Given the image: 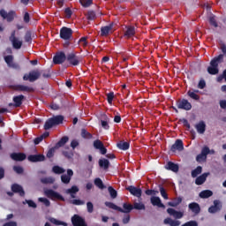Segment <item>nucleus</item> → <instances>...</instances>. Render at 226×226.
Segmentation results:
<instances>
[{
    "label": "nucleus",
    "mask_w": 226,
    "mask_h": 226,
    "mask_svg": "<svg viewBox=\"0 0 226 226\" xmlns=\"http://www.w3.org/2000/svg\"><path fill=\"white\" fill-rule=\"evenodd\" d=\"M221 50L222 54H220L218 56L214 57L210 61V66H208L207 69V73H209V75H218V73L220 72V69H218V64H220L221 63H223V56H226L225 44L222 43L221 45Z\"/></svg>",
    "instance_id": "obj_1"
},
{
    "label": "nucleus",
    "mask_w": 226,
    "mask_h": 226,
    "mask_svg": "<svg viewBox=\"0 0 226 226\" xmlns=\"http://www.w3.org/2000/svg\"><path fill=\"white\" fill-rule=\"evenodd\" d=\"M105 207H109V209H114V211H118L119 213L128 214V213H132V211H133V205L129 204V203H124L123 208H122L120 207H117V205L114 204L113 202L106 201Z\"/></svg>",
    "instance_id": "obj_2"
},
{
    "label": "nucleus",
    "mask_w": 226,
    "mask_h": 226,
    "mask_svg": "<svg viewBox=\"0 0 226 226\" xmlns=\"http://www.w3.org/2000/svg\"><path fill=\"white\" fill-rule=\"evenodd\" d=\"M63 121H64V117L63 115L53 116L45 122L44 130H50V128H54V126L63 124Z\"/></svg>",
    "instance_id": "obj_3"
},
{
    "label": "nucleus",
    "mask_w": 226,
    "mask_h": 226,
    "mask_svg": "<svg viewBox=\"0 0 226 226\" xmlns=\"http://www.w3.org/2000/svg\"><path fill=\"white\" fill-rule=\"evenodd\" d=\"M40 77H41V72H40V70L35 69V70L30 71L29 73H26L23 76V80L25 81L28 80L29 82H36V80H38Z\"/></svg>",
    "instance_id": "obj_4"
},
{
    "label": "nucleus",
    "mask_w": 226,
    "mask_h": 226,
    "mask_svg": "<svg viewBox=\"0 0 226 226\" xmlns=\"http://www.w3.org/2000/svg\"><path fill=\"white\" fill-rule=\"evenodd\" d=\"M67 63L71 66H79L82 63V56H78L75 52H71L67 54Z\"/></svg>",
    "instance_id": "obj_5"
},
{
    "label": "nucleus",
    "mask_w": 226,
    "mask_h": 226,
    "mask_svg": "<svg viewBox=\"0 0 226 226\" xmlns=\"http://www.w3.org/2000/svg\"><path fill=\"white\" fill-rule=\"evenodd\" d=\"M116 29H117L116 27V23L111 22L109 25L102 26L101 28V36L107 38V36H109V34H112V33L116 31Z\"/></svg>",
    "instance_id": "obj_6"
},
{
    "label": "nucleus",
    "mask_w": 226,
    "mask_h": 226,
    "mask_svg": "<svg viewBox=\"0 0 226 226\" xmlns=\"http://www.w3.org/2000/svg\"><path fill=\"white\" fill-rule=\"evenodd\" d=\"M72 34H73V30H72V28L63 26L60 29V38L62 40H65V41H68L69 40H71Z\"/></svg>",
    "instance_id": "obj_7"
},
{
    "label": "nucleus",
    "mask_w": 226,
    "mask_h": 226,
    "mask_svg": "<svg viewBox=\"0 0 226 226\" xmlns=\"http://www.w3.org/2000/svg\"><path fill=\"white\" fill-rule=\"evenodd\" d=\"M11 89L13 91H20L25 93H34V88L33 87H27L25 85H11L10 86Z\"/></svg>",
    "instance_id": "obj_8"
},
{
    "label": "nucleus",
    "mask_w": 226,
    "mask_h": 226,
    "mask_svg": "<svg viewBox=\"0 0 226 226\" xmlns=\"http://www.w3.org/2000/svg\"><path fill=\"white\" fill-rule=\"evenodd\" d=\"M222 201H220V200H214V205H212L209 208H208V213H210V215H215L216 213H220L222 211Z\"/></svg>",
    "instance_id": "obj_9"
},
{
    "label": "nucleus",
    "mask_w": 226,
    "mask_h": 226,
    "mask_svg": "<svg viewBox=\"0 0 226 226\" xmlns=\"http://www.w3.org/2000/svg\"><path fill=\"white\" fill-rule=\"evenodd\" d=\"M64 61H67V55L64 52H57L53 57L54 64H63Z\"/></svg>",
    "instance_id": "obj_10"
},
{
    "label": "nucleus",
    "mask_w": 226,
    "mask_h": 226,
    "mask_svg": "<svg viewBox=\"0 0 226 226\" xmlns=\"http://www.w3.org/2000/svg\"><path fill=\"white\" fill-rule=\"evenodd\" d=\"M0 16L4 19V20H7V22H13L15 19V11H10L7 12L4 9L0 10Z\"/></svg>",
    "instance_id": "obj_11"
},
{
    "label": "nucleus",
    "mask_w": 226,
    "mask_h": 226,
    "mask_svg": "<svg viewBox=\"0 0 226 226\" xmlns=\"http://www.w3.org/2000/svg\"><path fill=\"white\" fill-rule=\"evenodd\" d=\"M44 193L49 199H57L58 200L64 202V197L52 189L46 190Z\"/></svg>",
    "instance_id": "obj_12"
},
{
    "label": "nucleus",
    "mask_w": 226,
    "mask_h": 226,
    "mask_svg": "<svg viewBox=\"0 0 226 226\" xmlns=\"http://www.w3.org/2000/svg\"><path fill=\"white\" fill-rule=\"evenodd\" d=\"M177 109L182 110H192V103L186 99H182L177 102Z\"/></svg>",
    "instance_id": "obj_13"
},
{
    "label": "nucleus",
    "mask_w": 226,
    "mask_h": 226,
    "mask_svg": "<svg viewBox=\"0 0 226 226\" xmlns=\"http://www.w3.org/2000/svg\"><path fill=\"white\" fill-rule=\"evenodd\" d=\"M185 149V144L182 139H177L175 143L170 147V151L176 153V151L181 152Z\"/></svg>",
    "instance_id": "obj_14"
},
{
    "label": "nucleus",
    "mask_w": 226,
    "mask_h": 226,
    "mask_svg": "<svg viewBox=\"0 0 226 226\" xmlns=\"http://www.w3.org/2000/svg\"><path fill=\"white\" fill-rule=\"evenodd\" d=\"M126 190L131 193V195H133V197H137L138 199H140V197H142V189L139 187L130 185L126 187Z\"/></svg>",
    "instance_id": "obj_15"
},
{
    "label": "nucleus",
    "mask_w": 226,
    "mask_h": 226,
    "mask_svg": "<svg viewBox=\"0 0 226 226\" xmlns=\"http://www.w3.org/2000/svg\"><path fill=\"white\" fill-rule=\"evenodd\" d=\"M10 41L12 43L14 49H22V41H19L15 36V31L11 32V36L9 37Z\"/></svg>",
    "instance_id": "obj_16"
},
{
    "label": "nucleus",
    "mask_w": 226,
    "mask_h": 226,
    "mask_svg": "<svg viewBox=\"0 0 226 226\" xmlns=\"http://www.w3.org/2000/svg\"><path fill=\"white\" fill-rule=\"evenodd\" d=\"M94 149H99L101 154H107V148L105 147V145H103V142L100 139H95L94 141Z\"/></svg>",
    "instance_id": "obj_17"
},
{
    "label": "nucleus",
    "mask_w": 226,
    "mask_h": 226,
    "mask_svg": "<svg viewBox=\"0 0 226 226\" xmlns=\"http://www.w3.org/2000/svg\"><path fill=\"white\" fill-rule=\"evenodd\" d=\"M24 98H26L23 94L16 95L13 97V103H9V107H15L16 109L21 107L22 102H24Z\"/></svg>",
    "instance_id": "obj_18"
},
{
    "label": "nucleus",
    "mask_w": 226,
    "mask_h": 226,
    "mask_svg": "<svg viewBox=\"0 0 226 226\" xmlns=\"http://www.w3.org/2000/svg\"><path fill=\"white\" fill-rule=\"evenodd\" d=\"M11 192L13 193H19V197H24L26 195V192L24 191V188L22 185L19 184H13L11 185Z\"/></svg>",
    "instance_id": "obj_19"
},
{
    "label": "nucleus",
    "mask_w": 226,
    "mask_h": 226,
    "mask_svg": "<svg viewBox=\"0 0 226 226\" xmlns=\"http://www.w3.org/2000/svg\"><path fill=\"white\" fill-rule=\"evenodd\" d=\"M167 213L170 215V216H174L177 220H181L183 216H185V213L181 211H177L174 208H168Z\"/></svg>",
    "instance_id": "obj_20"
},
{
    "label": "nucleus",
    "mask_w": 226,
    "mask_h": 226,
    "mask_svg": "<svg viewBox=\"0 0 226 226\" xmlns=\"http://www.w3.org/2000/svg\"><path fill=\"white\" fill-rule=\"evenodd\" d=\"M28 161L32 162V163H36L38 162H45V155L41 154H31L28 156Z\"/></svg>",
    "instance_id": "obj_21"
},
{
    "label": "nucleus",
    "mask_w": 226,
    "mask_h": 226,
    "mask_svg": "<svg viewBox=\"0 0 226 226\" xmlns=\"http://www.w3.org/2000/svg\"><path fill=\"white\" fill-rule=\"evenodd\" d=\"M10 156L14 162H24L26 158V155L24 153H11Z\"/></svg>",
    "instance_id": "obj_22"
},
{
    "label": "nucleus",
    "mask_w": 226,
    "mask_h": 226,
    "mask_svg": "<svg viewBox=\"0 0 226 226\" xmlns=\"http://www.w3.org/2000/svg\"><path fill=\"white\" fill-rule=\"evenodd\" d=\"M72 177H73V170H67V175H62L61 176V181L64 185H68L70 181H72Z\"/></svg>",
    "instance_id": "obj_23"
},
{
    "label": "nucleus",
    "mask_w": 226,
    "mask_h": 226,
    "mask_svg": "<svg viewBox=\"0 0 226 226\" xmlns=\"http://www.w3.org/2000/svg\"><path fill=\"white\" fill-rule=\"evenodd\" d=\"M188 207L190 211H192V213H193L194 215H199V213H200V205H199V203L197 202L190 203L188 205Z\"/></svg>",
    "instance_id": "obj_24"
},
{
    "label": "nucleus",
    "mask_w": 226,
    "mask_h": 226,
    "mask_svg": "<svg viewBox=\"0 0 226 226\" xmlns=\"http://www.w3.org/2000/svg\"><path fill=\"white\" fill-rule=\"evenodd\" d=\"M150 202L152 205L156 206L157 207L165 208V205L162 203V200L160 197L154 196L150 199Z\"/></svg>",
    "instance_id": "obj_25"
},
{
    "label": "nucleus",
    "mask_w": 226,
    "mask_h": 226,
    "mask_svg": "<svg viewBox=\"0 0 226 226\" xmlns=\"http://www.w3.org/2000/svg\"><path fill=\"white\" fill-rule=\"evenodd\" d=\"M207 176H209V172L203 173L201 176L198 177L195 180V185L200 186V185H204L206 183V179H207Z\"/></svg>",
    "instance_id": "obj_26"
},
{
    "label": "nucleus",
    "mask_w": 226,
    "mask_h": 226,
    "mask_svg": "<svg viewBox=\"0 0 226 226\" xmlns=\"http://www.w3.org/2000/svg\"><path fill=\"white\" fill-rule=\"evenodd\" d=\"M165 169H167V170H171L172 172H179V165L172 162H168V163L165 166Z\"/></svg>",
    "instance_id": "obj_27"
},
{
    "label": "nucleus",
    "mask_w": 226,
    "mask_h": 226,
    "mask_svg": "<svg viewBox=\"0 0 226 226\" xmlns=\"http://www.w3.org/2000/svg\"><path fill=\"white\" fill-rule=\"evenodd\" d=\"M124 36L125 38H132V36H135V26H126Z\"/></svg>",
    "instance_id": "obj_28"
},
{
    "label": "nucleus",
    "mask_w": 226,
    "mask_h": 226,
    "mask_svg": "<svg viewBox=\"0 0 226 226\" xmlns=\"http://www.w3.org/2000/svg\"><path fill=\"white\" fill-rule=\"evenodd\" d=\"M163 223H164V225H170V226H180L181 225V222L172 220L170 217L164 219Z\"/></svg>",
    "instance_id": "obj_29"
},
{
    "label": "nucleus",
    "mask_w": 226,
    "mask_h": 226,
    "mask_svg": "<svg viewBox=\"0 0 226 226\" xmlns=\"http://www.w3.org/2000/svg\"><path fill=\"white\" fill-rule=\"evenodd\" d=\"M102 119H104V120H101V126L104 130H109L110 128V125H109L110 118H109V117H107V115H103Z\"/></svg>",
    "instance_id": "obj_30"
},
{
    "label": "nucleus",
    "mask_w": 226,
    "mask_h": 226,
    "mask_svg": "<svg viewBox=\"0 0 226 226\" xmlns=\"http://www.w3.org/2000/svg\"><path fill=\"white\" fill-rule=\"evenodd\" d=\"M195 128L198 133L203 134L206 132V123L204 121H200L195 125Z\"/></svg>",
    "instance_id": "obj_31"
},
{
    "label": "nucleus",
    "mask_w": 226,
    "mask_h": 226,
    "mask_svg": "<svg viewBox=\"0 0 226 226\" xmlns=\"http://www.w3.org/2000/svg\"><path fill=\"white\" fill-rule=\"evenodd\" d=\"M99 167H101V169H103L104 170H108L109 167H110V162H109L108 159H100Z\"/></svg>",
    "instance_id": "obj_32"
},
{
    "label": "nucleus",
    "mask_w": 226,
    "mask_h": 226,
    "mask_svg": "<svg viewBox=\"0 0 226 226\" xmlns=\"http://www.w3.org/2000/svg\"><path fill=\"white\" fill-rule=\"evenodd\" d=\"M117 146L118 149H121L122 151H128V149H130V143L126 141H120Z\"/></svg>",
    "instance_id": "obj_33"
},
{
    "label": "nucleus",
    "mask_w": 226,
    "mask_h": 226,
    "mask_svg": "<svg viewBox=\"0 0 226 226\" xmlns=\"http://www.w3.org/2000/svg\"><path fill=\"white\" fill-rule=\"evenodd\" d=\"M200 199H209L213 197V192L211 190H204L200 192Z\"/></svg>",
    "instance_id": "obj_34"
},
{
    "label": "nucleus",
    "mask_w": 226,
    "mask_h": 226,
    "mask_svg": "<svg viewBox=\"0 0 226 226\" xmlns=\"http://www.w3.org/2000/svg\"><path fill=\"white\" fill-rule=\"evenodd\" d=\"M79 187L77 185H72V188L66 190V193H69L72 199H75V193H78Z\"/></svg>",
    "instance_id": "obj_35"
},
{
    "label": "nucleus",
    "mask_w": 226,
    "mask_h": 226,
    "mask_svg": "<svg viewBox=\"0 0 226 226\" xmlns=\"http://www.w3.org/2000/svg\"><path fill=\"white\" fill-rule=\"evenodd\" d=\"M68 140H70V138H68V136H64L63 138H61V139L56 144L55 147L57 149L59 147H63V146H64V144H66V142H68Z\"/></svg>",
    "instance_id": "obj_36"
},
{
    "label": "nucleus",
    "mask_w": 226,
    "mask_h": 226,
    "mask_svg": "<svg viewBox=\"0 0 226 226\" xmlns=\"http://www.w3.org/2000/svg\"><path fill=\"white\" fill-rule=\"evenodd\" d=\"M55 181L56 179L52 177L41 178V183H42V185H54Z\"/></svg>",
    "instance_id": "obj_37"
},
{
    "label": "nucleus",
    "mask_w": 226,
    "mask_h": 226,
    "mask_svg": "<svg viewBox=\"0 0 226 226\" xmlns=\"http://www.w3.org/2000/svg\"><path fill=\"white\" fill-rule=\"evenodd\" d=\"M181 202H183V198L177 197L173 201L169 202V206H170V207H177Z\"/></svg>",
    "instance_id": "obj_38"
},
{
    "label": "nucleus",
    "mask_w": 226,
    "mask_h": 226,
    "mask_svg": "<svg viewBox=\"0 0 226 226\" xmlns=\"http://www.w3.org/2000/svg\"><path fill=\"white\" fill-rule=\"evenodd\" d=\"M159 191H160L162 197L165 200H169V194H167V191H165V188L163 187V185H159Z\"/></svg>",
    "instance_id": "obj_39"
},
{
    "label": "nucleus",
    "mask_w": 226,
    "mask_h": 226,
    "mask_svg": "<svg viewBox=\"0 0 226 226\" xmlns=\"http://www.w3.org/2000/svg\"><path fill=\"white\" fill-rule=\"evenodd\" d=\"M50 223H53L54 225H63V226H68V223L59 221L54 217L49 218Z\"/></svg>",
    "instance_id": "obj_40"
},
{
    "label": "nucleus",
    "mask_w": 226,
    "mask_h": 226,
    "mask_svg": "<svg viewBox=\"0 0 226 226\" xmlns=\"http://www.w3.org/2000/svg\"><path fill=\"white\" fill-rule=\"evenodd\" d=\"M81 137L83 139H93V134L91 132H87L86 129L81 130Z\"/></svg>",
    "instance_id": "obj_41"
},
{
    "label": "nucleus",
    "mask_w": 226,
    "mask_h": 226,
    "mask_svg": "<svg viewBox=\"0 0 226 226\" xmlns=\"http://www.w3.org/2000/svg\"><path fill=\"white\" fill-rule=\"evenodd\" d=\"M187 95L192 98V100H195L196 102H199L200 100V95L197 94L195 92H192V90H189L187 92Z\"/></svg>",
    "instance_id": "obj_42"
},
{
    "label": "nucleus",
    "mask_w": 226,
    "mask_h": 226,
    "mask_svg": "<svg viewBox=\"0 0 226 226\" xmlns=\"http://www.w3.org/2000/svg\"><path fill=\"white\" fill-rule=\"evenodd\" d=\"M94 183L97 188H100V190L105 189V185H103V181H102L100 177L95 178Z\"/></svg>",
    "instance_id": "obj_43"
},
{
    "label": "nucleus",
    "mask_w": 226,
    "mask_h": 226,
    "mask_svg": "<svg viewBox=\"0 0 226 226\" xmlns=\"http://www.w3.org/2000/svg\"><path fill=\"white\" fill-rule=\"evenodd\" d=\"M108 192H109L111 199H117V191H116V189H114V187L109 186L108 187Z\"/></svg>",
    "instance_id": "obj_44"
},
{
    "label": "nucleus",
    "mask_w": 226,
    "mask_h": 226,
    "mask_svg": "<svg viewBox=\"0 0 226 226\" xmlns=\"http://www.w3.org/2000/svg\"><path fill=\"white\" fill-rule=\"evenodd\" d=\"M199 174H202V167L198 166L195 170L192 171V177H197Z\"/></svg>",
    "instance_id": "obj_45"
},
{
    "label": "nucleus",
    "mask_w": 226,
    "mask_h": 226,
    "mask_svg": "<svg viewBox=\"0 0 226 226\" xmlns=\"http://www.w3.org/2000/svg\"><path fill=\"white\" fill-rule=\"evenodd\" d=\"M54 174H64L65 170L60 166H54L52 168Z\"/></svg>",
    "instance_id": "obj_46"
},
{
    "label": "nucleus",
    "mask_w": 226,
    "mask_h": 226,
    "mask_svg": "<svg viewBox=\"0 0 226 226\" xmlns=\"http://www.w3.org/2000/svg\"><path fill=\"white\" fill-rule=\"evenodd\" d=\"M79 3L84 8H89L93 4V0H79Z\"/></svg>",
    "instance_id": "obj_47"
},
{
    "label": "nucleus",
    "mask_w": 226,
    "mask_h": 226,
    "mask_svg": "<svg viewBox=\"0 0 226 226\" xmlns=\"http://www.w3.org/2000/svg\"><path fill=\"white\" fill-rule=\"evenodd\" d=\"M133 209H137L138 211H142L144 209H146V205H144L143 203H134V205L132 206Z\"/></svg>",
    "instance_id": "obj_48"
},
{
    "label": "nucleus",
    "mask_w": 226,
    "mask_h": 226,
    "mask_svg": "<svg viewBox=\"0 0 226 226\" xmlns=\"http://www.w3.org/2000/svg\"><path fill=\"white\" fill-rule=\"evenodd\" d=\"M87 20H94L96 19V12L94 11H89L87 14Z\"/></svg>",
    "instance_id": "obj_49"
},
{
    "label": "nucleus",
    "mask_w": 226,
    "mask_h": 226,
    "mask_svg": "<svg viewBox=\"0 0 226 226\" xmlns=\"http://www.w3.org/2000/svg\"><path fill=\"white\" fill-rule=\"evenodd\" d=\"M106 96L108 103H109V105H112V102H114V92H109V94H106Z\"/></svg>",
    "instance_id": "obj_50"
},
{
    "label": "nucleus",
    "mask_w": 226,
    "mask_h": 226,
    "mask_svg": "<svg viewBox=\"0 0 226 226\" xmlns=\"http://www.w3.org/2000/svg\"><path fill=\"white\" fill-rule=\"evenodd\" d=\"M206 160H207V157L203 155L202 153L199 154L196 156V162H198L199 163L202 162H206Z\"/></svg>",
    "instance_id": "obj_51"
},
{
    "label": "nucleus",
    "mask_w": 226,
    "mask_h": 226,
    "mask_svg": "<svg viewBox=\"0 0 226 226\" xmlns=\"http://www.w3.org/2000/svg\"><path fill=\"white\" fill-rule=\"evenodd\" d=\"M39 202H41L46 206V207H50V200H49L47 198H39Z\"/></svg>",
    "instance_id": "obj_52"
},
{
    "label": "nucleus",
    "mask_w": 226,
    "mask_h": 226,
    "mask_svg": "<svg viewBox=\"0 0 226 226\" xmlns=\"http://www.w3.org/2000/svg\"><path fill=\"white\" fill-rule=\"evenodd\" d=\"M56 149H57L56 147L49 148L46 154L47 158H54V153H56Z\"/></svg>",
    "instance_id": "obj_53"
},
{
    "label": "nucleus",
    "mask_w": 226,
    "mask_h": 226,
    "mask_svg": "<svg viewBox=\"0 0 226 226\" xmlns=\"http://www.w3.org/2000/svg\"><path fill=\"white\" fill-rule=\"evenodd\" d=\"M4 61L8 66H10L13 63V56L8 55L4 56Z\"/></svg>",
    "instance_id": "obj_54"
},
{
    "label": "nucleus",
    "mask_w": 226,
    "mask_h": 226,
    "mask_svg": "<svg viewBox=\"0 0 226 226\" xmlns=\"http://www.w3.org/2000/svg\"><path fill=\"white\" fill-rule=\"evenodd\" d=\"M209 24L214 27H218V23L216 22V18H215V16L209 18Z\"/></svg>",
    "instance_id": "obj_55"
},
{
    "label": "nucleus",
    "mask_w": 226,
    "mask_h": 226,
    "mask_svg": "<svg viewBox=\"0 0 226 226\" xmlns=\"http://www.w3.org/2000/svg\"><path fill=\"white\" fill-rule=\"evenodd\" d=\"M180 121L184 124V126L185 128H187V130H190V128H192V126L190 125V123L188 122V120L186 118H182V119H180Z\"/></svg>",
    "instance_id": "obj_56"
},
{
    "label": "nucleus",
    "mask_w": 226,
    "mask_h": 226,
    "mask_svg": "<svg viewBox=\"0 0 226 226\" xmlns=\"http://www.w3.org/2000/svg\"><path fill=\"white\" fill-rule=\"evenodd\" d=\"M87 209L88 213H93V211H94V207L91 201H88L87 203Z\"/></svg>",
    "instance_id": "obj_57"
},
{
    "label": "nucleus",
    "mask_w": 226,
    "mask_h": 226,
    "mask_svg": "<svg viewBox=\"0 0 226 226\" xmlns=\"http://www.w3.org/2000/svg\"><path fill=\"white\" fill-rule=\"evenodd\" d=\"M13 170L17 173V174H23L24 173V168L20 167V166H14L13 167Z\"/></svg>",
    "instance_id": "obj_58"
},
{
    "label": "nucleus",
    "mask_w": 226,
    "mask_h": 226,
    "mask_svg": "<svg viewBox=\"0 0 226 226\" xmlns=\"http://www.w3.org/2000/svg\"><path fill=\"white\" fill-rule=\"evenodd\" d=\"M26 204L29 206V207H34V209H36L37 205L34 201L32 200H26Z\"/></svg>",
    "instance_id": "obj_59"
},
{
    "label": "nucleus",
    "mask_w": 226,
    "mask_h": 226,
    "mask_svg": "<svg viewBox=\"0 0 226 226\" xmlns=\"http://www.w3.org/2000/svg\"><path fill=\"white\" fill-rule=\"evenodd\" d=\"M211 152V150H209V147H204L202 149H201V154L205 155L207 157V155L209 154V153Z\"/></svg>",
    "instance_id": "obj_60"
},
{
    "label": "nucleus",
    "mask_w": 226,
    "mask_h": 226,
    "mask_svg": "<svg viewBox=\"0 0 226 226\" xmlns=\"http://www.w3.org/2000/svg\"><path fill=\"white\" fill-rule=\"evenodd\" d=\"M41 73H42L43 79H50L51 77L50 71H41Z\"/></svg>",
    "instance_id": "obj_61"
},
{
    "label": "nucleus",
    "mask_w": 226,
    "mask_h": 226,
    "mask_svg": "<svg viewBox=\"0 0 226 226\" xmlns=\"http://www.w3.org/2000/svg\"><path fill=\"white\" fill-rule=\"evenodd\" d=\"M182 226H199V223H197L196 221H189L184 223Z\"/></svg>",
    "instance_id": "obj_62"
},
{
    "label": "nucleus",
    "mask_w": 226,
    "mask_h": 226,
    "mask_svg": "<svg viewBox=\"0 0 226 226\" xmlns=\"http://www.w3.org/2000/svg\"><path fill=\"white\" fill-rule=\"evenodd\" d=\"M206 87V80L200 79L198 84L199 89H204Z\"/></svg>",
    "instance_id": "obj_63"
},
{
    "label": "nucleus",
    "mask_w": 226,
    "mask_h": 226,
    "mask_svg": "<svg viewBox=\"0 0 226 226\" xmlns=\"http://www.w3.org/2000/svg\"><path fill=\"white\" fill-rule=\"evenodd\" d=\"M220 107L221 109H223L224 110H226V100H221L219 102Z\"/></svg>",
    "instance_id": "obj_64"
}]
</instances>
